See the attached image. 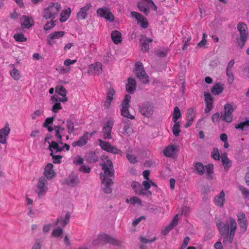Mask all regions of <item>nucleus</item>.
Masks as SVG:
<instances>
[{"mask_svg":"<svg viewBox=\"0 0 249 249\" xmlns=\"http://www.w3.org/2000/svg\"><path fill=\"white\" fill-rule=\"evenodd\" d=\"M101 166L102 170L104 171V173L100 175L102 188L104 193L110 194L112 192L111 186L113 182L111 178L107 177H113L114 176L113 164L111 160H107L106 162L101 164Z\"/></svg>","mask_w":249,"mask_h":249,"instance_id":"1","label":"nucleus"},{"mask_svg":"<svg viewBox=\"0 0 249 249\" xmlns=\"http://www.w3.org/2000/svg\"><path fill=\"white\" fill-rule=\"evenodd\" d=\"M49 148L51 151L50 155L52 157L53 159V162L54 163H60L61 161L62 156L60 155H55L54 154V152L55 153L58 152L62 151L64 150L69 151L70 149V146L67 143L64 144L63 145H60L57 142L52 141L51 143L49 142Z\"/></svg>","mask_w":249,"mask_h":249,"instance_id":"2","label":"nucleus"},{"mask_svg":"<svg viewBox=\"0 0 249 249\" xmlns=\"http://www.w3.org/2000/svg\"><path fill=\"white\" fill-rule=\"evenodd\" d=\"M61 4L58 2H51L43 10V17L46 19H54L61 10Z\"/></svg>","mask_w":249,"mask_h":249,"instance_id":"3","label":"nucleus"},{"mask_svg":"<svg viewBox=\"0 0 249 249\" xmlns=\"http://www.w3.org/2000/svg\"><path fill=\"white\" fill-rule=\"evenodd\" d=\"M107 243L117 247H119L121 245V242L120 241L106 234L98 235L92 241V244L94 246Z\"/></svg>","mask_w":249,"mask_h":249,"instance_id":"4","label":"nucleus"},{"mask_svg":"<svg viewBox=\"0 0 249 249\" xmlns=\"http://www.w3.org/2000/svg\"><path fill=\"white\" fill-rule=\"evenodd\" d=\"M194 168L198 175L202 176L206 173L208 179L213 178V164H209L204 166L202 163L197 162L194 164Z\"/></svg>","mask_w":249,"mask_h":249,"instance_id":"5","label":"nucleus"},{"mask_svg":"<svg viewBox=\"0 0 249 249\" xmlns=\"http://www.w3.org/2000/svg\"><path fill=\"white\" fill-rule=\"evenodd\" d=\"M237 29L240 34L239 37L236 38V42L241 48L244 46L248 37V30L246 24L239 23L237 25Z\"/></svg>","mask_w":249,"mask_h":249,"instance_id":"6","label":"nucleus"},{"mask_svg":"<svg viewBox=\"0 0 249 249\" xmlns=\"http://www.w3.org/2000/svg\"><path fill=\"white\" fill-rule=\"evenodd\" d=\"M138 7L145 15L149 14L150 8L153 9L154 11L157 9V6L152 0H141L138 2Z\"/></svg>","mask_w":249,"mask_h":249,"instance_id":"7","label":"nucleus"},{"mask_svg":"<svg viewBox=\"0 0 249 249\" xmlns=\"http://www.w3.org/2000/svg\"><path fill=\"white\" fill-rule=\"evenodd\" d=\"M48 191V182L45 177H41L37 183L35 192L39 198L43 196Z\"/></svg>","mask_w":249,"mask_h":249,"instance_id":"8","label":"nucleus"},{"mask_svg":"<svg viewBox=\"0 0 249 249\" xmlns=\"http://www.w3.org/2000/svg\"><path fill=\"white\" fill-rule=\"evenodd\" d=\"M98 142L99 145L103 150L114 154H122V152L120 149L111 145L108 142L104 141L101 139H99Z\"/></svg>","mask_w":249,"mask_h":249,"instance_id":"9","label":"nucleus"},{"mask_svg":"<svg viewBox=\"0 0 249 249\" xmlns=\"http://www.w3.org/2000/svg\"><path fill=\"white\" fill-rule=\"evenodd\" d=\"M237 228V224L235 220H231V230L230 233L225 234V236L223 239V243L224 245L227 244H231L235 235V231Z\"/></svg>","mask_w":249,"mask_h":249,"instance_id":"10","label":"nucleus"},{"mask_svg":"<svg viewBox=\"0 0 249 249\" xmlns=\"http://www.w3.org/2000/svg\"><path fill=\"white\" fill-rule=\"evenodd\" d=\"M76 60H71L67 58L64 61V66H60L56 69V71L61 74H66L69 73L71 70V65L76 63Z\"/></svg>","mask_w":249,"mask_h":249,"instance_id":"11","label":"nucleus"},{"mask_svg":"<svg viewBox=\"0 0 249 249\" xmlns=\"http://www.w3.org/2000/svg\"><path fill=\"white\" fill-rule=\"evenodd\" d=\"M233 111L232 106L230 104H227L224 106V112L221 113L220 119L227 123H231L232 121V113Z\"/></svg>","mask_w":249,"mask_h":249,"instance_id":"12","label":"nucleus"},{"mask_svg":"<svg viewBox=\"0 0 249 249\" xmlns=\"http://www.w3.org/2000/svg\"><path fill=\"white\" fill-rule=\"evenodd\" d=\"M113 125V122L112 120L107 121L102 129L103 136L105 140L111 139V131Z\"/></svg>","mask_w":249,"mask_h":249,"instance_id":"13","label":"nucleus"},{"mask_svg":"<svg viewBox=\"0 0 249 249\" xmlns=\"http://www.w3.org/2000/svg\"><path fill=\"white\" fill-rule=\"evenodd\" d=\"M97 14L101 17L104 18L109 21L114 20V16L110 11L109 9L106 7L98 9Z\"/></svg>","mask_w":249,"mask_h":249,"instance_id":"14","label":"nucleus"},{"mask_svg":"<svg viewBox=\"0 0 249 249\" xmlns=\"http://www.w3.org/2000/svg\"><path fill=\"white\" fill-rule=\"evenodd\" d=\"M54 130L55 132L54 135L56 138L57 143L60 145H63L64 143L62 142V137L65 135V129L64 127L60 126L59 125L54 126Z\"/></svg>","mask_w":249,"mask_h":249,"instance_id":"15","label":"nucleus"},{"mask_svg":"<svg viewBox=\"0 0 249 249\" xmlns=\"http://www.w3.org/2000/svg\"><path fill=\"white\" fill-rule=\"evenodd\" d=\"M65 35L64 31L54 32L50 34L47 37V41L50 46H53L56 43V40L63 36Z\"/></svg>","mask_w":249,"mask_h":249,"instance_id":"16","label":"nucleus"},{"mask_svg":"<svg viewBox=\"0 0 249 249\" xmlns=\"http://www.w3.org/2000/svg\"><path fill=\"white\" fill-rule=\"evenodd\" d=\"M235 220L230 217L225 224L219 223L217 224V227L221 234L224 235L230 233L231 230V220Z\"/></svg>","mask_w":249,"mask_h":249,"instance_id":"17","label":"nucleus"},{"mask_svg":"<svg viewBox=\"0 0 249 249\" xmlns=\"http://www.w3.org/2000/svg\"><path fill=\"white\" fill-rule=\"evenodd\" d=\"M131 16L135 18L138 22V24H140V26L143 29H145L148 26V21L146 18H144L141 14L136 12H131Z\"/></svg>","mask_w":249,"mask_h":249,"instance_id":"18","label":"nucleus"},{"mask_svg":"<svg viewBox=\"0 0 249 249\" xmlns=\"http://www.w3.org/2000/svg\"><path fill=\"white\" fill-rule=\"evenodd\" d=\"M88 73L92 75H99L102 72V65L96 62L90 65L88 68Z\"/></svg>","mask_w":249,"mask_h":249,"instance_id":"19","label":"nucleus"},{"mask_svg":"<svg viewBox=\"0 0 249 249\" xmlns=\"http://www.w3.org/2000/svg\"><path fill=\"white\" fill-rule=\"evenodd\" d=\"M91 4L90 3H86V5L80 8V11L77 13L76 18L78 20H84L86 18L88 15V11L91 8Z\"/></svg>","mask_w":249,"mask_h":249,"instance_id":"20","label":"nucleus"},{"mask_svg":"<svg viewBox=\"0 0 249 249\" xmlns=\"http://www.w3.org/2000/svg\"><path fill=\"white\" fill-rule=\"evenodd\" d=\"M10 132V128L7 123L4 126L0 129V142L3 144L6 143L7 138Z\"/></svg>","mask_w":249,"mask_h":249,"instance_id":"21","label":"nucleus"},{"mask_svg":"<svg viewBox=\"0 0 249 249\" xmlns=\"http://www.w3.org/2000/svg\"><path fill=\"white\" fill-rule=\"evenodd\" d=\"M237 220L242 231L245 232L247 229L248 223L245 214L242 212H239L237 214Z\"/></svg>","mask_w":249,"mask_h":249,"instance_id":"22","label":"nucleus"},{"mask_svg":"<svg viewBox=\"0 0 249 249\" xmlns=\"http://www.w3.org/2000/svg\"><path fill=\"white\" fill-rule=\"evenodd\" d=\"M153 106L149 104L143 105L140 107L139 110L141 113L146 117L151 116L153 112Z\"/></svg>","mask_w":249,"mask_h":249,"instance_id":"23","label":"nucleus"},{"mask_svg":"<svg viewBox=\"0 0 249 249\" xmlns=\"http://www.w3.org/2000/svg\"><path fill=\"white\" fill-rule=\"evenodd\" d=\"M33 19L27 16L24 15L21 18V25L23 28L29 29L34 24Z\"/></svg>","mask_w":249,"mask_h":249,"instance_id":"24","label":"nucleus"},{"mask_svg":"<svg viewBox=\"0 0 249 249\" xmlns=\"http://www.w3.org/2000/svg\"><path fill=\"white\" fill-rule=\"evenodd\" d=\"M89 138L88 132H85L83 134V136H81L78 141L73 142L72 143V146L73 147L79 146L82 147L88 142Z\"/></svg>","mask_w":249,"mask_h":249,"instance_id":"25","label":"nucleus"},{"mask_svg":"<svg viewBox=\"0 0 249 249\" xmlns=\"http://www.w3.org/2000/svg\"><path fill=\"white\" fill-rule=\"evenodd\" d=\"M178 215L176 214L174 217L172 222L165 228L162 230L161 232L163 235L167 234L174 227L176 226L178 224Z\"/></svg>","mask_w":249,"mask_h":249,"instance_id":"26","label":"nucleus"},{"mask_svg":"<svg viewBox=\"0 0 249 249\" xmlns=\"http://www.w3.org/2000/svg\"><path fill=\"white\" fill-rule=\"evenodd\" d=\"M152 41L151 38H147L144 36H142L140 39L141 49L143 52H147L149 50V43Z\"/></svg>","mask_w":249,"mask_h":249,"instance_id":"27","label":"nucleus"},{"mask_svg":"<svg viewBox=\"0 0 249 249\" xmlns=\"http://www.w3.org/2000/svg\"><path fill=\"white\" fill-rule=\"evenodd\" d=\"M53 167V166L52 163H48L45 168L44 174L48 179H51L55 176V172Z\"/></svg>","mask_w":249,"mask_h":249,"instance_id":"28","label":"nucleus"},{"mask_svg":"<svg viewBox=\"0 0 249 249\" xmlns=\"http://www.w3.org/2000/svg\"><path fill=\"white\" fill-rule=\"evenodd\" d=\"M225 202V193L222 191L218 195L215 196L214 203L218 207H221L223 206Z\"/></svg>","mask_w":249,"mask_h":249,"instance_id":"29","label":"nucleus"},{"mask_svg":"<svg viewBox=\"0 0 249 249\" xmlns=\"http://www.w3.org/2000/svg\"><path fill=\"white\" fill-rule=\"evenodd\" d=\"M136 83L134 79L129 78L128 79V83L126 84V91L130 93H132L136 89Z\"/></svg>","mask_w":249,"mask_h":249,"instance_id":"30","label":"nucleus"},{"mask_svg":"<svg viewBox=\"0 0 249 249\" xmlns=\"http://www.w3.org/2000/svg\"><path fill=\"white\" fill-rule=\"evenodd\" d=\"M70 214L69 213H67L65 217H60L57 219L55 222V225L59 224L62 227H65L67 224L70 222Z\"/></svg>","mask_w":249,"mask_h":249,"instance_id":"31","label":"nucleus"},{"mask_svg":"<svg viewBox=\"0 0 249 249\" xmlns=\"http://www.w3.org/2000/svg\"><path fill=\"white\" fill-rule=\"evenodd\" d=\"M176 149L177 147L176 145H169L164 149L163 153L167 157H172L175 154Z\"/></svg>","mask_w":249,"mask_h":249,"instance_id":"32","label":"nucleus"},{"mask_svg":"<svg viewBox=\"0 0 249 249\" xmlns=\"http://www.w3.org/2000/svg\"><path fill=\"white\" fill-rule=\"evenodd\" d=\"M111 37L113 42L116 44L120 43L122 40L121 33L117 30L112 32Z\"/></svg>","mask_w":249,"mask_h":249,"instance_id":"33","label":"nucleus"},{"mask_svg":"<svg viewBox=\"0 0 249 249\" xmlns=\"http://www.w3.org/2000/svg\"><path fill=\"white\" fill-rule=\"evenodd\" d=\"M115 94V91L112 89H108V92L107 93V97L106 101L105 102V106L106 108H108L113 100V96Z\"/></svg>","mask_w":249,"mask_h":249,"instance_id":"34","label":"nucleus"},{"mask_svg":"<svg viewBox=\"0 0 249 249\" xmlns=\"http://www.w3.org/2000/svg\"><path fill=\"white\" fill-rule=\"evenodd\" d=\"M224 89L223 85L220 83H217L213 85L211 89V92L213 94L218 95L222 92Z\"/></svg>","mask_w":249,"mask_h":249,"instance_id":"35","label":"nucleus"},{"mask_svg":"<svg viewBox=\"0 0 249 249\" xmlns=\"http://www.w3.org/2000/svg\"><path fill=\"white\" fill-rule=\"evenodd\" d=\"M221 158L224 169L226 170H228L231 166V162L228 159L227 154H222Z\"/></svg>","mask_w":249,"mask_h":249,"instance_id":"36","label":"nucleus"},{"mask_svg":"<svg viewBox=\"0 0 249 249\" xmlns=\"http://www.w3.org/2000/svg\"><path fill=\"white\" fill-rule=\"evenodd\" d=\"M67 183L71 187H74L79 183V179L76 176H70L67 179Z\"/></svg>","mask_w":249,"mask_h":249,"instance_id":"37","label":"nucleus"},{"mask_svg":"<svg viewBox=\"0 0 249 249\" xmlns=\"http://www.w3.org/2000/svg\"><path fill=\"white\" fill-rule=\"evenodd\" d=\"M71 13L70 8L64 10L62 11L60 15V21L62 22L66 21L70 17Z\"/></svg>","mask_w":249,"mask_h":249,"instance_id":"38","label":"nucleus"},{"mask_svg":"<svg viewBox=\"0 0 249 249\" xmlns=\"http://www.w3.org/2000/svg\"><path fill=\"white\" fill-rule=\"evenodd\" d=\"M131 187L135 190L136 193L139 195L144 194L143 190L141 185L138 182L134 181L131 183Z\"/></svg>","mask_w":249,"mask_h":249,"instance_id":"39","label":"nucleus"},{"mask_svg":"<svg viewBox=\"0 0 249 249\" xmlns=\"http://www.w3.org/2000/svg\"><path fill=\"white\" fill-rule=\"evenodd\" d=\"M139 74L138 75H136V76L142 82L145 84L149 82L148 76L146 74L145 71H142V72H140Z\"/></svg>","mask_w":249,"mask_h":249,"instance_id":"40","label":"nucleus"},{"mask_svg":"<svg viewBox=\"0 0 249 249\" xmlns=\"http://www.w3.org/2000/svg\"><path fill=\"white\" fill-rule=\"evenodd\" d=\"M187 121L193 122L196 117V111L192 108L188 109L186 113Z\"/></svg>","mask_w":249,"mask_h":249,"instance_id":"41","label":"nucleus"},{"mask_svg":"<svg viewBox=\"0 0 249 249\" xmlns=\"http://www.w3.org/2000/svg\"><path fill=\"white\" fill-rule=\"evenodd\" d=\"M235 127L236 129H240L242 130H248L249 129V120L236 124Z\"/></svg>","mask_w":249,"mask_h":249,"instance_id":"42","label":"nucleus"},{"mask_svg":"<svg viewBox=\"0 0 249 249\" xmlns=\"http://www.w3.org/2000/svg\"><path fill=\"white\" fill-rule=\"evenodd\" d=\"M86 159L88 162L93 163L97 161L98 157L94 153L90 152L87 154Z\"/></svg>","mask_w":249,"mask_h":249,"instance_id":"43","label":"nucleus"},{"mask_svg":"<svg viewBox=\"0 0 249 249\" xmlns=\"http://www.w3.org/2000/svg\"><path fill=\"white\" fill-rule=\"evenodd\" d=\"M55 91L58 94L64 97L66 96L67 91L66 89L62 86H57L56 87Z\"/></svg>","mask_w":249,"mask_h":249,"instance_id":"44","label":"nucleus"},{"mask_svg":"<svg viewBox=\"0 0 249 249\" xmlns=\"http://www.w3.org/2000/svg\"><path fill=\"white\" fill-rule=\"evenodd\" d=\"M127 203H130L132 205L139 204L141 205L142 201L138 197L133 196L130 199L127 198L125 200Z\"/></svg>","mask_w":249,"mask_h":249,"instance_id":"45","label":"nucleus"},{"mask_svg":"<svg viewBox=\"0 0 249 249\" xmlns=\"http://www.w3.org/2000/svg\"><path fill=\"white\" fill-rule=\"evenodd\" d=\"M181 117V113L179 108L176 107L174 108L173 116V121L174 122H177V120Z\"/></svg>","mask_w":249,"mask_h":249,"instance_id":"46","label":"nucleus"},{"mask_svg":"<svg viewBox=\"0 0 249 249\" xmlns=\"http://www.w3.org/2000/svg\"><path fill=\"white\" fill-rule=\"evenodd\" d=\"M63 234V229L58 227L54 230H53L52 232V235L54 237H60L62 238V235Z\"/></svg>","mask_w":249,"mask_h":249,"instance_id":"47","label":"nucleus"},{"mask_svg":"<svg viewBox=\"0 0 249 249\" xmlns=\"http://www.w3.org/2000/svg\"><path fill=\"white\" fill-rule=\"evenodd\" d=\"M121 114L122 116L130 119L134 118V116L129 113L128 107H122L121 110Z\"/></svg>","mask_w":249,"mask_h":249,"instance_id":"48","label":"nucleus"},{"mask_svg":"<svg viewBox=\"0 0 249 249\" xmlns=\"http://www.w3.org/2000/svg\"><path fill=\"white\" fill-rule=\"evenodd\" d=\"M51 100L56 103L66 102L68 101V98L67 96L59 97L57 95H54L51 97Z\"/></svg>","mask_w":249,"mask_h":249,"instance_id":"49","label":"nucleus"},{"mask_svg":"<svg viewBox=\"0 0 249 249\" xmlns=\"http://www.w3.org/2000/svg\"><path fill=\"white\" fill-rule=\"evenodd\" d=\"M175 124L173 125L172 131L174 135L176 136H179V133L180 132V130L179 128L180 124L179 122H174Z\"/></svg>","mask_w":249,"mask_h":249,"instance_id":"50","label":"nucleus"},{"mask_svg":"<svg viewBox=\"0 0 249 249\" xmlns=\"http://www.w3.org/2000/svg\"><path fill=\"white\" fill-rule=\"evenodd\" d=\"M66 127L69 134H71L74 130L73 123L71 120H68L66 122Z\"/></svg>","mask_w":249,"mask_h":249,"instance_id":"51","label":"nucleus"},{"mask_svg":"<svg viewBox=\"0 0 249 249\" xmlns=\"http://www.w3.org/2000/svg\"><path fill=\"white\" fill-rule=\"evenodd\" d=\"M10 75L15 80H19L20 77L19 71L16 68H14L11 71Z\"/></svg>","mask_w":249,"mask_h":249,"instance_id":"52","label":"nucleus"},{"mask_svg":"<svg viewBox=\"0 0 249 249\" xmlns=\"http://www.w3.org/2000/svg\"><path fill=\"white\" fill-rule=\"evenodd\" d=\"M168 52V49H160L156 52V54L159 57H165Z\"/></svg>","mask_w":249,"mask_h":249,"instance_id":"53","label":"nucleus"},{"mask_svg":"<svg viewBox=\"0 0 249 249\" xmlns=\"http://www.w3.org/2000/svg\"><path fill=\"white\" fill-rule=\"evenodd\" d=\"M56 25V20L54 19H51L50 22H48L45 24L44 26V29L46 31H48L52 29Z\"/></svg>","mask_w":249,"mask_h":249,"instance_id":"54","label":"nucleus"},{"mask_svg":"<svg viewBox=\"0 0 249 249\" xmlns=\"http://www.w3.org/2000/svg\"><path fill=\"white\" fill-rule=\"evenodd\" d=\"M142 71H144L142 63L138 62L135 64V71L136 75H138L140 72H142Z\"/></svg>","mask_w":249,"mask_h":249,"instance_id":"55","label":"nucleus"},{"mask_svg":"<svg viewBox=\"0 0 249 249\" xmlns=\"http://www.w3.org/2000/svg\"><path fill=\"white\" fill-rule=\"evenodd\" d=\"M14 39L18 42H24L26 40V38L22 34L17 33L14 36Z\"/></svg>","mask_w":249,"mask_h":249,"instance_id":"56","label":"nucleus"},{"mask_svg":"<svg viewBox=\"0 0 249 249\" xmlns=\"http://www.w3.org/2000/svg\"><path fill=\"white\" fill-rule=\"evenodd\" d=\"M84 159L79 156H76L73 159V163L76 165H80L83 163Z\"/></svg>","mask_w":249,"mask_h":249,"instance_id":"57","label":"nucleus"},{"mask_svg":"<svg viewBox=\"0 0 249 249\" xmlns=\"http://www.w3.org/2000/svg\"><path fill=\"white\" fill-rule=\"evenodd\" d=\"M131 99V96L129 95H126L122 102V107H129V103Z\"/></svg>","mask_w":249,"mask_h":249,"instance_id":"58","label":"nucleus"},{"mask_svg":"<svg viewBox=\"0 0 249 249\" xmlns=\"http://www.w3.org/2000/svg\"><path fill=\"white\" fill-rule=\"evenodd\" d=\"M226 74L228 77V82L232 84L234 80V76L232 70H226Z\"/></svg>","mask_w":249,"mask_h":249,"instance_id":"59","label":"nucleus"},{"mask_svg":"<svg viewBox=\"0 0 249 249\" xmlns=\"http://www.w3.org/2000/svg\"><path fill=\"white\" fill-rule=\"evenodd\" d=\"M212 157L215 160H219L220 155L218 148H214L211 153Z\"/></svg>","mask_w":249,"mask_h":249,"instance_id":"60","label":"nucleus"},{"mask_svg":"<svg viewBox=\"0 0 249 249\" xmlns=\"http://www.w3.org/2000/svg\"><path fill=\"white\" fill-rule=\"evenodd\" d=\"M239 189L241 192L242 195L246 198H249V190L246 188L244 186H239Z\"/></svg>","mask_w":249,"mask_h":249,"instance_id":"61","label":"nucleus"},{"mask_svg":"<svg viewBox=\"0 0 249 249\" xmlns=\"http://www.w3.org/2000/svg\"><path fill=\"white\" fill-rule=\"evenodd\" d=\"M204 95L206 104L213 103V97L209 92H204Z\"/></svg>","mask_w":249,"mask_h":249,"instance_id":"62","label":"nucleus"},{"mask_svg":"<svg viewBox=\"0 0 249 249\" xmlns=\"http://www.w3.org/2000/svg\"><path fill=\"white\" fill-rule=\"evenodd\" d=\"M41 241L39 239H37L33 243L31 249H41Z\"/></svg>","mask_w":249,"mask_h":249,"instance_id":"63","label":"nucleus"},{"mask_svg":"<svg viewBox=\"0 0 249 249\" xmlns=\"http://www.w3.org/2000/svg\"><path fill=\"white\" fill-rule=\"evenodd\" d=\"M43 112V111L42 109H38L36 110L31 115L32 119L33 120L36 119L37 117L40 116Z\"/></svg>","mask_w":249,"mask_h":249,"instance_id":"64","label":"nucleus"}]
</instances>
